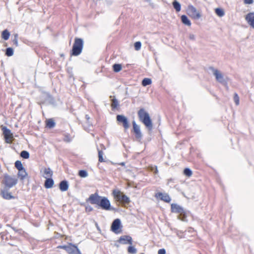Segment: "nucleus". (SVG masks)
<instances>
[{"label": "nucleus", "instance_id": "nucleus-1", "mask_svg": "<svg viewBox=\"0 0 254 254\" xmlns=\"http://www.w3.org/2000/svg\"><path fill=\"white\" fill-rule=\"evenodd\" d=\"M88 201L92 204L97 205L98 207H100L103 210H114L111 206L109 200L106 197L99 195L97 192L91 194L88 198Z\"/></svg>", "mask_w": 254, "mask_h": 254}, {"label": "nucleus", "instance_id": "nucleus-2", "mask_svg": "<svg viewBox=\"0 0 254 254\" xmlns=\"http://www.w3.org/2000/svg\"><path fill=\"white\" fill-rule=\"evenodd\" d=\"M138 116L141 121L149 130H152L153 124L149 114L144 109H140L138 112Z\"/></svg>", "mask_w": 254, "mask_h": 254}, {"label": "nucleus", "instance_id": "nucleus-3", "mask_svg": "<svg viewBox=\"0 0 254 254\" xmlns=\"http://www.w3.org/2000/svg\"><path fill=\"white\" fill-rule=\"evenodd\" d=\"M83 48V40L81 38H75L71 50V55L77 56L79 55Z\"/></svg>", "mask_w": 254, "mask_h": 254}, {"label": "nucleus", "instance_id": "nucleus-4", "mask_svg": "<svg viewBox=\"0 0 254 254\" xmlns=\"http://www.w3.org/2000/svg\"><path fill=\"white\" fill-rule=\"evenodd\" d=\"M113 194L115 198L123 204H128L130 202L129 198L119 190H114Z\"/></svg>", "mask_w": 254, "mask_h": 254}, {"label": "nucleus", "instance_id": "nucleus-5", "mask_svg": "<svg viewBox=\"0 0 254 254\" xmlns=\"http://www.w3.org/2000/svg\"><path fill=\"white\" fill-rule=\"evenodd\" d=\"M171 211L173 213H180L178 216V219L182 221H185L186 216L184 208L182 207L177 204L173 203L171 204Z\"/></svg>", "mask_w": 254, "mask_h": 254}, {"label": "nucleus", "instance_id": "nucleus-6", "mask_svg": "<svg viewBox=\"0 0 254 254\" xmlns=\"http://www.w3.org/2000/svg\"><path fill=\"white\" fill-rule=\"evenodd\" d=\"M58 248L65 250L69 254H81L77 247L71 243L67 246H61Z\"/></svg>", "mask_w": 254, "mask_h": 254}, {"label": "nucleus", "instance_id": "nucleus-7", "mask_svg": "<svg viewBox=\"0 0 254 254\" xmlns=\"http://www.w3.org/2000/svg\"><path fill=\"white\" fill-rule=\"evenodd\" d=\"M187 11L188 14L193 19H198L201 16L200 12L192 5H188Z\"/></svg>", "mask_w": 254, "mask_h": 254}, {"label": "nucleus", "instance_id": "nucleus-8", "mask_svg": "<svg viewBox=\"0 0 254 254\" xmlns=\"http://www.w3.org/2000/svg\"><path fill=\"white\" fill-rule=\"evenodd\" d=\"M3 183L6 188L10 189L17 184V180L8 175L5 174L4 176Z\"/></svg>", "mask_w": 254, "mask_h": 254}, {"label": "nucleus", "instance_id": "nucleus-9", "mask_svg": "<svg viewBox=\"0 0 254 254\" xmlns=\"http://www.w3.org/2000/svg\"><path fill=\"white\" fill-rule=\"evenodd\" d=\"M209 69L212 72L218 82L223 84L226 83V81L224 79L223 74L219 70L212 66L209 67Z\"/></svg>", "mask_w": 254, "mask_h": 254}, {"label": "nucleus", "instance_id": "nucleus-10", "mask_svg": "<svg viewBox=\"0 0 254 254\" xmlns=\"http://www.w3.org/2000/svg\"><path fill=\"white\" fill-rule=\"evenodd\" d=\"M1 129L3 131V134L4 135L5 142L7 143H11L12 142L13 138V135L11 133V130L6 127H2Z\"/></svg>", "mask_w": 254, "mask_h": 254}, {"label": "nucleus", "instance_id": "nucleus-11", "mask_svg": "<svg viewBox=\"0 0 254 254\" xmlns=\"http://www.w3.org/2000/svg\"><path fill=\"white\" fill-rule=\"evenodd\" d=\"M117 121L123 124V126L125 129H127L129 127V123L127 117L124 115H118L117 116Z\"/></svg>", "mask_w": 254, "mask_h": 254}, {"label": "nucleus", "instance_id": "nucleus-12", "mask_svg": "<svg viewBox=\"0 0 254 254\" xmlns=\"http://www.w3.org/2000/svg\"><path fill=\"white\" fill-rule=\"evenodd\" d=\"M121 227V220L119 219H116L114 220L111 225L112 231L116 234H118L121 232V231H119V229Z\"/></svg>", "mask_w": 254, "mask_h": 254}, {"label": "nucleus", "instance_id": "nucleus-13", "mask_svg": "<svg viewBox=\"0 0 254 254\" xmlns=\"http://www.w3.org/2000/svg\"><path fill=\"white\" fill-rule=\"evenodd\" d=\"M133 130L135 133L136 138L140 141L142 137V134L140 129V127L137 125L135 121L132 122Z\"/></svg>", "mask_w": 254, "mask_h": 254}, {"label": "nucleus", "instance_id": "nucleus-14", "mask_svg": "<svg viewBox=\"0 0 254 254\" xmlns=\"http://www.w3.org/2000/svg\"><path fill=\"white\" fill-rule=\"evenodd\" d=\"M245 20L252 28H254V12L248 13L245 16Z\"/></svg>", "mask_w": 254, "mask_h": 254}, {"label": "nucleus", "instance_id": "nucleus-15", "mask_svg": "<svg viewBox=\"0 0 254 254\" xmlns=\"http://www.w3.org/2000/svg\"><path fill=\"white\" fill-rule=\"evenodd\" d=\"M118 242L122 244H129L130 245L132 244V240L130 236H127V235H124L121 236L119 240H118Z\"/></svg>", "mask_w": 254, "mask_h": 254}, {"label": "nucleus", "instance_id": "nucleus-16", "mask_svg": "<svg viewBox=\"0 0 254 254\" xmlns=\"http://www.w3.org/2000/svg\"><path fill=\"white\" fill-rule=\"evenodd\" d=\"M155 197L159 198L161 200L168 203L170 202L171 200V197L167 193L158 192L155 194Z\"/></svg>", "mask_w": 254, "mask_h": 254}, {"label": "nucleus", "instance_id": "nucleus-17", "mask_svg": "<svg viewBox=\"0 0 254 254\" xmlns=\"http://www.w3.org/2000/svg\"><path fill=\"white\" fill-rule=\"evenodd\" d=\"M110 98L111 100V107L112 110L117 109L119 106V103L118 100L114 96H110Z\"/></svg>", "mask_w": 254, "mask_h": 254}, {"label": "nucleus", "instance_id": "nucleus-18", "mask_svg": "<svg viewBox=\"0 0 254 254\" xmlns=\"http://www.w3.org/2000/svg\"><path fill=\"white\" fill-rule=\"evenodd\" d=\"M60 189L62 191H65L68 189V184L66 181H62L60 182L59 185Z\"/></svg>", "mask_w": 254, "mask_h": 254}, {"label": "nucleus", "instance_id": "nucleus-19", "mask_svg": "<svg viewBox=\"0 0 254 254\" xmlns=\"http://www.w3.org/2000/svg\"><path fill=\"white\" fill-rule=\"evenodd\" d=\"M46 180L45 182L44 186L46 189H50L53 187L54 182L51 178H46Z\"/></svg>", "mask_w": 254, "mask_h": 254}, {"label": "nucleus", "instance_id": "nucleus-20", "mask_svg": "<svg viewBox=\"0 0 254 254\" xmlns=\"http://www.w3.org/2000/svg\"><path fill=\"white\" fill-rule=\"evenodd\" d=\"M53 174V172L50 168H46L44 169L43 177L45 178H48L49 177H51Z\"/></svg>", "mask_w": 254, "mask_h": 254}, {"label": "nucleus", "instance_id": "nucleus-21", "mask_svg": "<svg viewBox=\"0 0 254 254\" xmlns=\"http://www.w3.org/2000/svg\"><path fill=\"white\" fill-rule=\"evenodd\" d=\"M18 177L20 178L21 180H23L25 179V178L27 176L28 174L24 168L22 170H20V171H18Z\"/></svg>", "mask_w": 254, "mask_h": 254}, {"label": "nucleus", "instance_id": "nucleus-22", "mask_svg": "<svg viewBox=\"0 0 254 254\" xmlns=\"http://www.w3.org/2000/svg\"><path fill=\"white\" fill-rule=\"evenodd\" d=\"M181 20L184 24L189 26H190L191 25V22L186 15H183L181 16Z\"/></svg>", "mask_w": 254, "mask_h": 254}, {"label": "nucleus", "instance_id": "nucleus-23", "mask_svg": "<svg viewBox=\"0 0 254 254\" xmlns=\"http://www.w3.org/2000/svg\"><path fill=\"white\" fill-rule=\"evenodd\" d=\"M2 197L6 199H10L13 198L11 193L9 192L7 190H3L1 192Z\"/></svg>", "mask_w": 254, "mask_h": 254}, {"label": "nucleus", "instance_id": "nucleus-24", "mask_svg": "<svg viewBox=\"0 0 254 254\" xmlns=\"http://www.w3.org/2000/svg\"><path fill=\"white\" fill-rule=\"evenodd\" d=\"M56 123L53 119H50L46 121V126L50 128H53L55 127Z\"/></svg>", "mask_w": 254, "mask_h": 254}, {"label": "nucleus", "instance_id": "nucleus-25", "mask_svg": "<svg viewBox=\"0 0 254 254\" xmlns=\"http://www.w3.org/2000/svg\"><path fill=\"white\" fill-rule=\"evenodd\" d=\"M173 6L177 12H179L181 9V4L176 0L173 2Z\"/></svg>", "mask_w": 254, "mask_h": 254}, {"label": "nucleus", "instance_id": "nucleus-26", "mask_svg": "<svg viewBox=\"0 0 254 254\" xmlns=\"http://www.w3.org/2000/svg\"><path fill=\"white\" fill-rule=\"evenodd\" d=\"M9 36L10 33L7 29H5L2 32L1 37L4 40H7L9 38Z\"/></svg>", "mask_w": 254, "mask_h": 254}, {"label": "nucleus", "instance_id": "nucleus-27", "mask_svg": "<svg viewBox=\"0 0 254 254\" xmlns=\"http://www.w3.org/2000/svg\"><path fill=\"white\" fill-rule=\"evenodd\" d=\"M216 14L219 17H222L224 15L225 13L223 9L220 8H216L215 9Z\"/></svg>", "mask_w": 254, "mask_h": 254}, {"label": "nucleus", "instance_id": "nucleus-28", "mask_svg": "<svg viewBox=\"0 0 254 254\" xmlns=\"http://www.w3.org/2000/svg\"><path fill=\"white\" fill-rule=\"evenodd\" d=\"M151 80L150 78H145L142 81V85L143 86H146L151 84Z\"/></svg>", "mask_w": 254, "mask_h": 254}, {"label": "nucleus", "instance_id": "nucleus-29", "mask_svg": "<svg viewBox=\"0 0 254 254\" xmlns=\"http://www.w3.org/2000/svg\"><path fill=\"white\" fill-rule=\"evenodd\" d=\"M113 70L116 72H118L121 70L122 68V65L120 64H114L113 65Z\"/></svg>", "mask_w": 254, "mask_h": 254}, {"label": "nucleus", "instance_id": "nucleus-30", "mask_svg": "<svg viewBox=\"0 0 254 254\" xmlns=\"http://www.w3.org/2000/svg\"><path fill=\"white\" fill-rule=\"evenodd\" d=\"M15 167L18 171H20V170L24 169L21 162L19 160H17L15 162Z\"/></svg>", "mask_w": 254, "mask_h": 254}, {"label": "nucleus", "instance_id": "nucleus-31", "mask_svg": "<svg viewBox=\"0 0 254 254\" xmlns=\"http://www.w3.org/2000/svg\"><path fill=\"white\" fill-rule=\"evenodd\" d=\"M98 152V157H99V161L100 162H104L105 160L103 159V154L104 153L102 150H100L99 148H97Z\"/></svg>", "mask_w": 254, "mask_h": 254}, {"label": "nucleus", "instance_id": "nucleus-32", "mask_svg": "<svg viewBox=\"0 0 254 254\" xmlns=\"http://www.w3.org/2000/svg\"><path fill=\"white\" fill-rule=\"evenodd\" d=\"M127 252L131 254H135L137 253V250L134 247L130 246L127 248Z\"/></svg>", "mask_w": 254, "mask_h": 254}, {"label": "nucleus", "instance_id": "nucleus-33", "mask_svg": "<svg viewBox=\"0 0 254 254\" xmlns=\"http://www.w3.org/2000/svg\"><path fill=\"white\" fill-rule=\"evenodd\" d=\"M20 156L24 159H28L29 157V153L28 151L23 150L21 152Z\"/></svg>", "mask_w": 254, "mask_h": 254}, {"label": "nucleus", "instance_id": "nucleus-34", "mask_svg": "<svg viewBox=\"0 0 254 254\" xmlns=\"http://www.w3.org/2000/svg\"><path fill=\"white\" fill-rule=\"evenodd\" d=\"M79 176L81 178H85L88 176V173L85 170H80L78 172Z\"/></svg>", "mask_w": 254, "mask_h": 254}, {"label": "nucleus", "instance_id": "nucleus-35", "mask_svg": "<svg viewBox=\"0 0 254 254\" xmlns=\"http://www.w3.org/2000/svg\"><path fill=\"white\" fill-rule=\"evenodd\" d=\"M13 54V50L12 48H8L6 49L5 51V55L8 56L10 57L12 56Z\"/></svg>", "mask_w": 254, "mask_h": 254}, {"label": "nucleus", "instance_id": "nucleus-36", "mask_svg": "<svg viewBox=\"0 0 254 254\" xmlns=\"http://www.w3.org/2000/svg\"><path fill=\"white\" fill-rule=\"evenodd\" d=\"M184 174L188 177H190L192 175V171L189 168H186L184 170Z\"/></svg>", "mask_w": 254, "mask_h": 254}, {"label": "nucleus", "instance_id": "nucleus-37", "mask_svg": "<svg viewBox=\"0 0 254 254\" xmlns=\"http://www.w3.org/2000/svg\"><path fill=\"white\" fill-rule=\"evenodd\" d=\"M234 101L236 105L238 106L239 105V97L237 93L234 94Z\"/></svg>", "mask_w": 254, "mask_h": 254}, {"label": "nucleus", "instance_id": "nucleus-38", "mask_svg": "<svg viewBox=\"0 0 254 254\" xmlns=\"http://www.w3.org/2000/svg\"><path fill=\"white\" fill-rule=\"evenodd\" d=\"M141 46V43L140 42H136L134 43V48L136 51H138L140 49Z\"/></svg>", "mask_w": 254, "mask_h": 254}, {"label": "nucleus", "instance_id": "nucleus-39", "mask_svg": "<svg viewBox=\"0 0 254 254\" xmlns=\"http://www.w3.org/2000/svg\"><path fill=\"white\" fill-rule=\"evenodd\" d=\"M18 34H15L14 35V38L13 39V43L14 44L16 45V46H18Z\"/></svg>", "mask_w": 254, "mask_h": 254}, {"label": "nucleus", "instance_id": "nucleus-40", "mask_svg": "<svg viewBox=\"0 0 254 254\" xmlns=\"http://www.w3.org/2000/svg\"><path fill=\"white\" fill-rule=\"evenodd\" d=\"M158 254H166V251L164 249H160L158 252Z\"/></svg>", "mask_w": 254, "mask_h": 254}, {"label": "nucleus", "instance_id": "nucleus-41", "mask_svg": "<svg viewBox=\"0 0 254 254\" xmlns=\"http://www.w3.org/2000/svg\"><path fill=\"white\" fill-rule=\"evenodd\" d=\"M253 2V0H244V3L246 4H252Z\"/></svg>", "mask_w": 254, "mask_h": 254}, {"label": "nucleus", "instance_id": "nucleus-42", "mask_svg": "<svg viewBox=\"0 0 254 254\" xmlns=\"http://www.w3.org/2000/svg\"><path fill=\"white\" fill-rule=\"evenodd\" d=\"M85 118L86 119V121H87V123L88 124V125L90 126L91 125V124L89 122V120H90V117L88 115H86L85 116Z\"/></svg>", "mask_w": 254, "mask_h": 254}, {"label": "nucleus", "instance_id": "nucleus-43", "mask_svg": "<svg viewBox=\"0 0 254 254\" xmlns=\"http://www.w3.org/2000/svg\"><path fill=\"white\" fill-rule=\"evenodd\" d=\"M189 38L191 40H195V35L193 34H190L189 35Z\"/></svg>", "mask_w": 254, "mask_h": 254}, {"label": "nucleus", "instance_id": "nucleus-44", "mask_svg": "<svg viewBox=\"0 0 254 254\" xmlns=\"http://www.w3.org/2000/svg\"><path fill=\"white\" fill-rule=\"evenodd\" d=\"M92 210H93V208L90 206H88L86 207V210L87 211H92Z\"/></svg>", "mask_w": 254, "mask_h": 254}, {"label": "nucleus", "instance_id": "nucleus-45", "mask_svg": "<svg viewBox=\"0 0 254 254\" xmlns=\"http://www.w3.org/2000/svg\"><path fill=\"white\" fill-rule=\"evenodd\" d=\"M120 165H122V166H124L125 165V162H122L120 164Z\"/></svg>", "mask_w": 254, "mask_h": 254}, {"label": "nucleus", "instance_id": "nucleus-46", "mask_svg": "<svg viewBox=\"0 0 254 254\" xmlns=\"http://www.w3.org/2000/svg\"><path fill=\"white\" fill-rule=\"evenodd\" d=\"M69 141H70V140H69V139H68V138H67V141H68V142H69Z\"/></svg>", "mask_w": 254, "mask_h": 254}, {"label": "nucleus", "instance_id": "nucleus-47", "mask_svg": "<svg viewBox=\"0 0 254 254\" xmlns=\"http://www.w3.org/2000/svg\"><path fill=\"white\" fill-rule=\"evenodd\" d=\"M69 141H70V140H69V139H68V138H67V141H68V142H69Z\"/></svg>", "mask_w": 254, "mask_h": 254}, {"label": "nucleus", "instance_id": "nucleus-48", "mask_svg": "<svg viewBox=\"0 0 254 254\" xmlns=\"http://www.w3.org/2000/svg\"><path fill=\"white\" fill-rule=\"evenodd\" d=\"M156 173H157V168L156 169Z\"/></svg>", "mask_w": 254, "mask_h": 254}]
</instances>
